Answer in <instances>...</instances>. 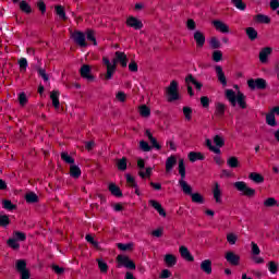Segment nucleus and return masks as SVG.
I'll list each match as a JSON object with an SVG mask.
<instances>
[{
	"label": "nucleus",
	"mask_w": 279,
	"mask_h": 279,
	"mask_svg": "<svg viewBox=\"0 0 279 279\" xmlns=\"http://www.w3.org/2000/svg\"><path fill=\"white\" fill-rule=\"evenodd\" d=\"M274 53V48L271 47H264L259 51V62L262 64H267L269 62V56Z\"/></svg>",
	"instance_id": "obj_12"
},
{
	"label": "nucleus",
	"mask_w": 279,
	"mask_h": 279,
	"mask_svg": "<svg viewBox=\"0 0 279 279\" xmlns=\"http://www.w3.org/2000/svg\"><path fill=\"white\" fill-rule=\"evenodd\" d=\"M179 185L181 186L184 195H189L191 197L193 204H204L206 202L199 192L193 193V187L189 182H186V180H179Z\"/></svg>",
	"instance_id": "obj_3"
},
{
	"label": "nucleus",
	"mask_w": 279,
	"mask_h": 279,
	"mask_svg": "<svg viewBox=\"0 0 279 279\" xmlns=\"http://www.w3.org/2000/svg\"><path fill=\"white\" fill-rule=\"evenodd\" d=\"M138 111H140L141 117H144V119H147L151 114V109H149V107H147V105L140 106Z\"/></svg>",
	"instance_id": "obj_29"
},
{
	"label": "nucleus",
	"mask_w": 279,
	"mask_h": 279,
	"mask_svg": "<svg viewBox=\"0 0 279 279\" xmlns=\"http://www.w3.org/2000/svg\"><path fill=\"white\" fill-rule=\"evenodd\" d=\"M227 166L230 169H239V167H241V161H239V157L231 156L227 159Z\"/></svg>",
	"instance_id": "obj_23"
},
{
	"label": "nucleus",
	"mask_w": 279,
	"mask_h": 279,
	"mask_svg": "<svg viewBox=\"0 0 279 279\" xmlns=\"http://www.w3.org/2000/svg\"><path fill=\"white\" fill-rule=\"evenodd\" d=\"M214 143H215L216 147H218V149H221V147H223V145H226V138H223V136H221V135H216V136H214Z\"/></svg>",
	"instance_id": "obj_35"
},
{
	"label": "nucleus",
	"mask_w": 279,
	"mask_h": 279,
	"mask_svg": "<svg viewBox=\"0 0 279 279\" xmlns=\"http://www.w3.org/2000/svg\"><path fill=\"white\" fill-rule=\"evenodd\" d=\"M90 71H93V68L88 64H83L80 69V74L83 80H87L88 82H93L95 80V76L90 74Z\"/></svg>",
	"instance_id": "obj_13"
},
{
	"label": "nucleus",
	"mask_w": 279,
	"mask_h": 279,
	"mask_svg": "<svg viewBox=\"0 0 279 279\" xmlns=\"http://www.w3.org/2000/svg\"><path fill=\"white\" fill-rule=\"evenodd\" d=\"M72 38L80 47H86V35L84 33L75 32L72 34Z\"/></svg>",
	"instance_id": "obj_16"
},
{
	"label": "nucleus",
	"mask_w": 279,
	"mask_h": 279,
	"mask_svg": "<svg viewBox=\"0 0 279 279\" xmlns=\"http://www.w3.org/2000/svg\"><path fill=\"white\" fill-rule=\"evenodd\" d=\"M12 239H15V241L19 242V241H25L27 236L25 235V233L21 231H14Z\"/></svg>",
	"instance_id": "obj_48"
},
{
	"label": "nucleus",
	"mask_w": 279,
	"mask_h": 279,
	"mask_svg": "<svg viewBox=\"0 0 279 279\" xmlns=\"http://www.w3.org/2000/svg\"><path fill=\"white\" fill-rule=\"evenodd\" d=\"M160 278L161 279L171 278V271L169 269L161 270Z\"/></svg>",
	"instance_id": "obj_64"
},
{
	"label": "nucleus",
	"mask_w": 279,
	"mask_h": 279,
	"mask_svg": "<svg viewBox=\"0 0 279 279\" xmlns=\"http://www.w3.org/2000/svg\"><path fill=\"white\" fill-rule=\"evenodd\" d=\"M214 62H221L223 60V52L221 50H215L211 54Z\"/></svg>",
	"instance_id": "obj_45"
},
{
	"label": "nucleus",
	"mask_w": 279,
	"mask_h": 279,
	"mask_svg": "<svg viewBox=\"0 0 279 279\" xmlns=\"http://www.w3.org/2000/svg\"><path fill=\"white\" fill-rule=\"evenodd\" d=\"M225 258L227 263H229V265H232L233 267L239 266V264L241 263V256H239L236 253L232 251H228L225 254Z\"/></svg>",
	"instance_id": "obj_11"
},
{
	"label": "nucleus",
	"mask_w": 279,
	"mask_h": 279,
	"mask_svg": "<svg viewBox=\"0 0 279 279\" xmlns=\"http://www.w3.org/2000/svg\"><path fill=\"white\" fill-rule=\"evenodd\" d=\"M185 83L187 86V93L189 95L193 96V87L195 86L196 90H202V83L197 82V80H195V77H193V75H187L185 77Z\"/></svg>",
	"instance_id": "obj_8"
},
{
	"label": "nucleus",
	"mask_w": 279,
	"mask_h": 279,
	"mask_svg": "<svg viewBox=\"0 0 279 279\" xmlns=\"http://www.w3.org/2000/svg\"><path fill=\"white\" fill-rule=\"evenodd\" d=\"M225 112H226V105H223L222 102H217L216 104L217 117H223Z\"/></svg>",
	"instance_id": "obj_44"
},
{
	"label": "nucleus",
	"mask_w": 279,
	"mask_h": 279,
	"mask_svg": "<svg viewBox=\"0 0 279 279\" xmlns=\"http://www.w3.org/2000/svg\"><path fill=\"white\" fill-rule=\"evenodd\" d=\"M140 149H142V151H151V146H149V143H147L145 141H141Z\"/></svg>",
	"instance_id": "obj_58"
},
{
	"label": "nucleus",
	"mask_w": 279,
	"mask_h": 279,
	"mask_svg": "<svg viewBox=\"0 0 279 279\" xmlns=\"http://www.w3.org/2000/svg\"><path fill=\"white\" fill-rule=\"evenodd\" d=\"M132 247H134L133 243H126V244L118 243V248H120L121 252H128V251L132 250Z\"/></svg>",
	"instance_id": "obj_56"
},
{
	"label": "nucleus",
	"mask_w": 279,
	"mask_h": 279,
	"mask_svg": "<svg viewBox=\"0 0 279 279\" xmlns=\"http://www.w3.org/2000/svg\"><path fill=\"white\" fill-rule=\"evenodd\" d=\"M96 262L98 263L100 272L108 274V264L101 258L96 259Z\"/></svg>",
	"instance_id": "obj_42"
},
{
	"label": "nucleus",
	"mask_w": 279,
	"mask_h": 279,
	"mask_svg": "<svg viewBox=\"0 0 279 279\" xmlns=\"http://www.w3.org/2000/svg\"><path fill=\"white\" fill-rule=\"evenodd\" d=\"M19 101L20 105L25 106V104H27V95H25V93H21L19 95Z\"/></svg>",
	"instance_id": "obj_63"
},
{
	"label": "nucleus",
	"mask_w": 279,
	"mask_h": 279,
	"mask_svg": "<svg viewBox=\"0 0 279 279\" xmlns=\"http://www.w3.org/2000/svg\"><path fill=\"white\" fill-rule=\"evenodd\" d=\"M246 35L248 36L250 40H256L258 38V32L254 27L246 28Z\"/></svg>",
	"instance_id": "obj_39"
},
{
	"label": "nucleus",
	"mask_w": 279,
	"mask_h": 279,
	"mask_svg": "<svg viewBox=\"0 0 279 279\" xmlns=\"http://www.w3.org/2000/svg\"><path fill=\"white\" fill-rule=\"evenodd\" d=\"M211 193L214 195L216 204H223V190L221 189L219 182L214 183Z\"/></svg>",
	"instance_id": "obj_7"
},
{
	"label": "nucleus",
	"mask_w": 279,
	"mask_h": 279,
	"mask_svg": "<svg viewBox=\"0 0 279 279\" xmlns=\"http://www.w3.org/2000/svg\"><path fill=\"white\" fill-rule=\"evenodd\" d=\"M128 99V94H125L124 92H118L116 94V101H119L120 104H125Z\"/></svg>",
	"instance_id": "obj_46"
},
{
	"label": "nucleus",
	"mask_w": 279,
	"mask_h": 279,
	"mask_svg": "<svg viewBox=\"0 0 279 279\" xmlns=\"http://www.w3.org/2000/svg\"><path fill=\"white\" fill-rule=\"evenodd\" d=\"M232 5L236 8V10H240L241 12H245V9L247 8V4L243 2V0H231Z\"/></svg>",
	"instance_id": "obj_31"
},
{
	"label": "nucleus",
	"mask_w": 279,
	"mask_h": 279,
	"mask_svg": "<svg viewBox=\"0 0 279 279\" xmlns=\"http://www.w3.org/2000/svg\"><path fill=\"white\" fill-rule=\"evenodd\" d=\"M209 46L211 49H219L221 47V41L217 37H211L209 40Z\"/></svg>",
	"instance_id": "obj_49"
},
{
	"label": "nucleus",
	"mask_w": 279,
	"mask_h": 279,
	"mask_svg": "<svg viewBox=\"0 0 279 279\" xmlns=\"http://www.w3.org/2000/svg\"><path fill=\"white\" fill-rule=\"evenodd\" d=\"M211 25H214L216 32H220V34H230V26L223 21L214 20Z\"/></svg>",
	"instance_id": "obj_10"
},
{
	"label": "nucleus",
	"mask_w": 279,
	"mask_h": 279,
	"mask_svg": "<svg viewBox=\"0 0 279 279\" xmlns=\"http://www.w3.org/2000/svg\"><path fill=\"white\" fill-rule=\"evenodd\" d=\"M179 252L185 260H189L190 263H193L194 258L193 255H191V252H189V248L186 246H180Z\"/></svg>",
	"instance_id": "obj_24"
},
{
	"label": "nucleus",
	"mask_w": 279,
	"mask_h": 279,
	"mask_svg": "<svg viewBox=\"0 0 279 279\" xmlns=\"http://www.w3.org/2000/svg\"><path fill=\"white\" fill-rule=\"evenodd\" d=\"M201 269L204 274L210 276L213 274V262L210 259H204L201 263Z\"/></svg>",
	"instance_id": "obj_19"
},
{
	"label": "nucleus",
	"mask_w": 279,
	"mask_h": 279,
	"mask_svg": "<svg viewBox=\"0 0 279 279\" xmlns=\"http://www.w3.org/2000/svg\"><path fill=\"white\" fill-rule=\"evenodd\" d=\"M251 250L253 256H258V254H260V247H258V244H256L255 242H251Z\"/></svg>",
	"instance_id": "obj_57"
},
{
	"label": "nucleus",
	"mask_w": 279,
	"mask_h": 279,
	"mask_svg": "<svg viewBox=\"0 0 279 279\" xmlns=\"http://www.w3.org/2000/svg\"><path fill=\"white\" fill-rule=\"evenodd\" d=\"M0 226L2 228H8V226H10V218L7 215H0Z\"/></svg>",
	"instance_id": "obj_55"
},
{
	"label": "nucleus",
	"mask_w": 279,
	"mask_h": 279,
	"mask_svg": "<svg viewBox=\"0 0 279 279\" xmlns=\"http://www.w3.org/2000/svg\"><path fill=\"white\" fill-rule=\"evenodd\" d=\"M215 71L220 84H222V86H228V80L226 78V74L223 73L221 65H216Z\"/></svg>",
	"instance_id": "obj_18"
},
{
	"label": "nucleus",
	"mask_w": 279,
	"mask_h": 279,
	"mask_svg": "<svg viewBox=\"0 0 279 279\" xmlns=\"http://www.w3.org/2000/svg\"><path fill=\"white\" fill-rule=\"evenodd\" d=\"M126 25L133 27V29H143V22L134 16L128 17Z\"/></svg>",
	"instance_id": "obj_17"
},
{
	"label": "nucleus",
	"mask_w": 279,
	"mask_h": 279,
	"mask_svg": "<svg viewBox=\"0 0 279 279\" xmlns=\"http://www.w3.org/2000/svg\"><path fill=\"white\" fill-rule=\"evenodd\" d=\"M163 263L167 267H175L178 265V257L173 254H166L163 256Z\"/></svg>",
	"instance_id": "obj_20"
},
{
	"label": "nucleus",
	"mask_w": 279,
	"mask_h": 279,
	"mask_svg": "<svg viewBox=\"0 0 279 279\" xmlns=\"http://www.w3.org/2000/svg\"><path fill=\"white\" fill-rule=\"evenodd\" d=\"M276 204H278V201H276L274 197H268L266 201H264V206L266 208H271L276 206Z\"/></svg>",
	"instance_id": "obj_52"
},
{
	"label": "nucleus",
	"mask_w": 279,
	"mask_h": 279,
	"mask_svg": "<svg viewBox=\"0 0 279 279\" xmlns=\"http://www.w3.org/2000/svg\"><path fill=\"white\" fill-rule=\"evenodd\" d=\"M102 63L106 66L105 80H112L114 73H117V64H120L123 69L128 66V54L125 52L116 51L112 61L108 57H102Z\"/></svg>",
	"instance_id": "obj_1"
},
{
	"label": "nucleus",
	"mask_w": 279,
	"mask_h": 279,
	"mask_svg": "<svg viewBox=\"0 0 279 279\" xmlns=\"http://www.w3.org/2000/svg\"><path fill=\"white\" fill-rule=\"evenodd\" d=\"M193 38L196 43V47H198V49H202V47H204V45H206V35H204V33L202 31H195L193 34Z\"/></svg>",
	"instance_id": "obj_14"
},
{
	"label": "nucleus",
	"mask_w": 279,
	"mask_h": 279,
	"mask_svg": "<svg viewBox=\"0 0 279 279\" xmlns=\"http://www.w3.org/2000/svg\"><path fill=\"white\" fill-rule=\"evenodd\" d=\"M7 245H9V247H11V250H19L21 247V244L19 243V241H16V239H14V238H10L7 241Z\"/></svg>",
	"instance_id": "obj_43"
},
{
	"label": "nucleus",
	"mask_w": 279,
	"mask_h": 279,
	"mask_svg": "<svg viewBox=\"0 0 279 279\" xmlns=\"http://www.w3.org/2000/svg\"><path fill=\"white\" fill-rule=\"evenodd\" d=\"M109 191L111 194H113L116 197H121L123 194L121 193V189L117 186V184L111 183L109 184Z\"/></svg>",
	"instance_id": "obj_33"
},
{
	"label": "nucleus",
	"mask_w": 279,
	"mask_h": 279,
	"mask_svg": "<svg viewBox=\"0 0 279 279\" xmlns=\"http://www.w3.org/2000/svg\"><path fill=\"white\" fill-rule=\"evenodd\" d=\"M153 168H146L145 171H140V178H149L151 175Z\"/></svg>",
	"instance_id": "obj_62"
},
{
	"label": "nucleus",
	"mask_w": 279,
	"mask_h": 279,
	"mask_svg": "<svg viewBox=\"0 0 279 279\" xmlns=\"http://www.w3.org/2000/svg\"><path fill=\"white\" fill-rule=\"evenodd\" d=\"M20 10H22V12H25V14H32V7L25 0H22L20 2Z\"/></svg>",
	"instance_id": "obj_36"
},
{
	"label": "nucleus",
	"mask_w": 279,
	"mask_h": 279,
	"mask_svg": "<svg viewBox=\"0 0 279 279\" xmlns=\"http://www.w3.org/2000/svg\"><path fill=\"white\" fill-rule=\"evenodd\" d=\"M256 23H260L262 25H269L271 23V17L265 14H257L255 16Z\"/></svg>",
	"instance_id": "obj_27"
},
{
	"label": "nucleus",
	"mask_w": 279,
	"mask_h": 279,
	"mask_svg": "<svg viewBox=\"0 0 279 279\" xmlns=\"http://www.w3.org/2000/svg\"><path fill=\"white\" fill-rule=\"evenodd\" d=\"M148 204L158 213V215H160V217H167V211H165V208H162V205L158 201L149 199Z\"/></svg>",
	"instance_id": "obj_15"
},
{
	"label": "nucleus",
	"mask_w": 279,
	"mask_h": 279,
	"mask_svg": "<svg viewBox=\"0 0 279 279\" xmlns=\"http://www.w3.org/2000/svg\"><path fill=\"white\" fill-rule=\"evenodd\" d=\"M117 167L119 171H125V169H128V159L125 157L118 159Z\"/></svg>",
	"instance_id": "obj_40"
},
{
	"label": "nucleus",
	"mask_w": 279,
	"mask_h": 279,
	"mask_svg": "<svg viewBox=\"0 0 279 279\" xmlns=\"http://www.w3.org/2000/svg\"><path fill=\"white\" fill-rule=\"evenodd\" d=\"M25 199L28 204H36V202H38V195L34 192H29L25 195Z\"/></svg>",
	"instance_id": "obj_41"
},
{
	"label": "nucleus",
	"mask_w": 279,
	"mask_h": 279,
	"mask_svg": "<svg viewBox=\"0 0 279 279\" xmlns=\"http://www.w3.org/2000/svg\"><path fill=\"white\" fill-rule=\"evenodd\" d=\"M266 123H267V125H270V128H276V125H278V122L276 121V113L274 112V109L266 116Z\"/></svg>",
	"instance_id": "obj_25"
},
{
	"label": "nucleus",
	"mask_w": 279,
	"mask_h": 279,
	"mask_svg": "<svg viewBox=\"0 0 279 279\" xmlns=\"http://www.w3.org/2000/svg\"><path fill=\"white\" fill-rule=\"evenodd\" d=\"M233 88H235L236 93L232 89L225 90L226 99H228L229 104H231L233 108L238 106L242 110H245V108H247V102L245 101L246 97L241 93V90H239V85H234Z\"/></svg>",
	"instance_id": "obj_2"
},
{
	"label": "nucleus",
	"mask_w": 279,
	"mask_h": 279,
	"mask_svg": "<svg viewBox=\"0 0 279 279\" xmlns=\"http://www.w3.org/2000/svg\"><path fill=\"white\" fill-rule=\"evenodd\" d=\"M205 145L208 147L209 151H213L214 154H217L219 156V154H221V149H219V147L213 145V141H210V138H207L205 141Z\"/></svg>",
	"instance_id": "obj_30"
},
{
	"label": "nucleus",
	"mask_w": 279,
	"mask_h": 279,
	"mask_svg": "<svg viewBox=\"0 0 279 279\" xmlns=\"http://www.w3.org/2000/svg\"><path fill=\"white\" fill-rule=\"evenodd\" d=\"M179 173L181 175L180 180H184V178H186V166L184 165V159L179 160Z\"/></svg>",
	"instance_id": "obj_34"
},
{
	"label": "nucleus",
	"mask_w": 279,
	"mask_h": 279,
	"mask_svg": "<svg viewBox=\"0 0 279 279\" xmlns=\"http://www.w3.org/2000/svg\"><path fill=\"white\" fill-rule=\"evenodd\" d=\"M50 99L52 101V106L56 110H60V92L52 90L50 93Z\"/></svg>",
	"instance_id": "obj_21"
},
{
	"label": "nucleus",
	"mask_w": 279,
	"mask_h": 279,
	"mask_svg": "<svg viewBox=\"0 0 279 279\" xmlns=\"http://www.w3.org/2000/svg\"><path fill=\"white\" fill-rule=\"evenodd\" d=\"M61 159L66 162L68 165H73L75 162V159L69 155V153H62L61 154Z\"/></svg>",
	"instance_id": "obj_51"
},
{
	"label": "nucleus",
	"mask_w": 279,
	"mask_h": 279,
	"mask_svg": "<svg viewBox=\"0 0 279 279\" xmlns=\"http://www.w3.org/2000/svg\"><path fill=\"white\" fill-rule=\"evenodd\" d=\"M166 96L170 104L180 101V84L178 81H171L169 86L166 87Z\"/></svg>",
	"instance_id": "obj_4"
},
{
	"label": "nucleus",
	"mask_w": 279,
	"mask_h": 279,
	"mask_svg": "<svg viewBox=\"0 0 279 279\" xmlns=\"http://www.w3.org/2000/svg\"><path fill=\"white\" fill-rule=\"evenodd\" d=\"M189 32H197V23L193 19H189L185 23Z\"/></svg>",
	"instance_id": "obj_37"
},
{
	"label": "nucleus",
	"mask_w": 279,
	"mask_h": 279,
	"mask_svg": "<svg viewBox=\"0 0 279 279\" xmlns=\"http://www.w3.org/2000/svg\"><path fill=\"white\" fill-rule=\"evenodd\" d=\"M248 180H251L255 184H263V182H265V177H263V174L258 172H251L248 174Z\"/></svg>",
	"instance_id": "obj_22"
},
{
	"label": "nucleus",
	"mask_w": 279,
	"mask_h": 279,
	"mask_svg": "<svg viewBox=\"0 0 279 279\" xmlns=\"http://www.w3.org/2000/svg\"><path fill=\"white\" fill-rule=\"evenodd\" d=\"M118 267H125V269H136V264L130 257L124 255H118L117 257Z\"/></svg>",
	"instance_id": "obj_6"
},
{
	"label": "nucleus",
	"mask_w": 279,
	"mask_h": 279,
	"mask_svg": "<svg viewBox=\"0 0 279 279\" xmlns=\"http://www.w3.org/2000/svg\"><path fill=\"white\" fill-rule=\"evenodd\" d=\"M70 174L72 178H80L82 175V170H80V167L72 165L70 167Z\"/></svg>",
	"instance_id": "obj_38"
},
{
	"label": "nucleus",
	"mask_w": 279,
	"mask_h": 279,
	"mask_svg": "<svg viewBox=\"0 0 279 279\" xmlns=\"http://www.w3.org/2000/svg\"><path fill=\"white\" fill-rule=\"evenodd\" d=\"M177 162L178 159H175V156L168 157V159L166 160V171H172Z\"/></svg>",
	"instance_id": "obj_28"
},
{
	"label": "nucleus",
	"mask_w": 279,
	"mask_h": 279,
	"mask_svg": "<svg viewBox=\"0 0 279 279\" xmlns=\"http://www.w3.org/2000/svg\"><path fill=\"white\" fill-rule=\"evenodd\" d=\"M236 241H239V235L234 232H230L227 234V243L229 245H236Z\"/></svg>",
	"instance_id": "obj_32"
},
{
	"label": "nucleus",
	"mask_w": 279,
	"mask_h": 279,
	"mask_svg": "<svg viewBox=\"0 0 279 279\" xmlns=\"http://www.w3.org/2000/svg\"><path fill=\"white\" fill-rule=\"evenodd\" d=\"M86 36H87V40H90L93 43V45L97 46V39L95 38V32L87 31Z\"/></svg>",
	"instance_id": "obj_59"
},
{
	"label": "nucleus",
	"mask_w": 279,
	"mask_h": 279,
	"mask_svg": "<svg viewBox=\"0 0 279 279\" xmlns=\"http://www.w3.org/2000/svg\"><path fill=\"white\" fill-rule=\"evenodd\" d=\"M2 206L4 210H14L16 208V205L12 204V202L8 199H4L2 202Z\"/></svg>",
	"instance_id": "obj_54"
},
{
	"label": "nucleus",
	"mask_w": 279,
	"mask_h": 279,
	"mask_svg": "<svg viewBox=\"0 0 279 279\" xmlns=\"http://www.w3.org/2000/svg\"><path fill=\"white\" fill-rule=\"evenodd\" d=\"M247 86L251 88V90H256V88L258 90H263V88L267 86V82L263 78H251L247 81Z\"/></svg>",
	"instance_id": "obj_9"
},
{
	"label": "nucleus",
	"mask_w": 279,
	"mask_h": 279,
	"mask_svg": "<svg viewBox=\"0 0 279 279\" xmlns=\"http://www.w3.org/2000/svg\"><path fill=\"white\" fill-rule=\"evenodd\" d=\"M190 162H197V160H204V154L197 151H190L189 155Z\"/></svg>",
	"instance_id": "obj_26"
},
{
	"label": "nucleus",
	"mask_w": 279,
	"mask_h": 279,
	"mask_svg": "<svg viewBox=\"0 0 279 279\" xmlns=\"http://www.w3.org/2000/svg\"><path fill=\"white\" fill-rule=\"evenodd\" d=\"M268 267V271H270V274L276 275L278 274V265L276 264V262H269L267 264Z\"/></svg>",
	"instance_id": "obj_53"
},
{
	"label": "nucleus",
	"mask_w": 279,
	"mask_h": 279,
	"mask_svg": "<svg viewBox=\"0 0 279 279\" xmlns=\"http://www.w3.org/2000/svg\"><path fill=\"white\" fill-rule=\"evenodd\" d=\"M19 65H20L21 73H25V71H27V66H28L27 59L26 58L20 59Z\"/></svg>",
	"instance_id": "obj_50"
},
{
	"label": "nucleus",
	"mask_w": 279,
	"mask_h": 279,
	"mask_svg": "<svg viewBox=\"0 0 279 279\" xmlns=\"http://www.w3.org/2000/svg\"><path fill=\"white\" fill-rule=\"evenodd\" d=\"M234 189L241 193L244 197H254L256 195V190L254 187H250L245 181H236L233 183Z\"/></svg>",
	"instance_id": "obj_5"
},
{
	"label": "nucleus",
	"mask_w": 279,
	"mask_h": 279,
	"mask_svg": "<svg viewBox=\"0 0 279 279\" xmlns=\"http://www.w3.org/2000/svg\"><path fill=\"white\" fill-rule=\"evenodd\" d=\"M56 12L58 14V16H60L61 19H66V13H64V8H62V5H57L56 7Z\"/></svg>",
	"instance_id": "obj_60"
},
{
	"label": "nucleus",
	"mask_w": 279,
	"mask_h": 279,
	"mask_svg": "<svg viewBox=\"0 0 279 279\" xmlns=\"http://www.w3.org/2000/svg\"><path fill=\"white\" fill-rule=\"evenodd\" d=\"M183 114L185 121H191V119H193V109H191V107H183Z\"/></svg>",
	"instance_id": "obj_47"
},
{
	"label": "nucleus",
	"mask_w": 279,
	"mask_h": 279,
	"mask_svg": "<svg viewBox=\"0 0 279 279\" xmlns=\"http://www.w3.org/2000/svg\"><path fill=\"white\" fill-rule=\"evenodd\" d=\"M126 182L130 184V186H133V189H136L138 184H136V180L131 174H126Z\"/></svg>",
	"instance_id": "obj_61"
}]
</instances>
